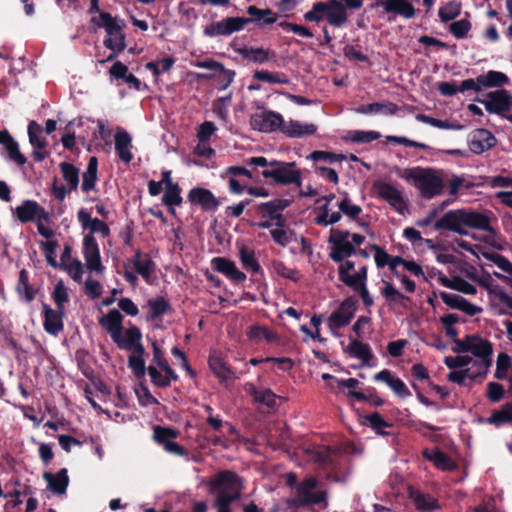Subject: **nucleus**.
Listing matches in <instances>:
<instances>
[{"instance_id": "nucleus-1", "label": "nucleus", "mask_w": 512, "mask_h": 512, "mask_svg": "<svg viewBox=\"0 0 512 512\" xmlns=\"http://www.w3.org/2000/svg\"><path fill=\"white\" fill-rule=\"evenodd\" d=\"M398 175L408 181H412L420 191L421 196L427 199L440 195L444 188L443 179L433 169H407L405 173H399Z\"/></svg>"}, {"instance_id": "nucleus-2", "label": "nucleus", "mask_w": 512, "mask_h": 512, "mask_svg": "<svg viewBox=\"0 0 512 512\" xmlns=\"http://www.w3.org/2000/svg\"><path fill=\"white\" fill-rule=\"evenodd\" d=\"M304 19L311 22H327L334 27H341L348 22V13L337 0H327L315 2L308 12L304 14Z\"/></svg>"}, {"instance_id": "nucleus-3", "label": "nucleus", "mask_w": 512, "mask_h": 512, "mask_svg": "<svg viewBox=\"0 0 512 512\" xmlns=\"http://www.w3.org/2000/svg\"><path fill=\"white\" fill-rule=\"evenodd\" d=\"M212 486L216 492V499L230 504L240 498L243 489L241 478L231 471L219 473Z\"/></svg>"}, {"instance_id": "nucleus-4", "label": "nucleus", "mask_w": 512, "mask_h": 512, "mask_svg": "<svg viewBox=\"0 0 512 512\" xmlns=\"http://www.w3.org/2000/svg\"><path fill=\"white\" fill-rule=\"evenodd\" d=\"M349 231L332 228L328 239L331 244L329 257L335 263H342L346 258L357 253L354 245L349 241Z\"/></svg>"}, {"instance_id": "nucleus-5", "label": "nucleus", "mask_w": 512, "mask_h": 512, "mask_svg": "<svg viewBox=\"0 0 512 512\" xmlns=\"http://www.w3.org/2000/svg\"><path fill=\"white\" fill-rule=\"evenodd\" d=\"M295 162H270V169L262 171L265 178H272L276 183L301 185V172L294 169Z\"/></svg>"}, {"instance_id": "nucleus-6", "label": "nucleus", "mask_w": 512, "mask_h": 512, "mask_svg": "<svg viewBox=\"0 0 512 512\" xmlns=\"http://www.w3.org/2000/svg\"><path fill=\"white\" fill-rule=\"evenodd\" d=\"M317 486L318 481L314 477H309L302 481L296 488L297 497L291 501V504L297 506H308L325 502L327 493L325 491L314 492Z\"/></svg>"}, {"instance_id": "nucleus-7", "label": "nucleus", "mask_w": 512, "mask_h": 512, "mask_svg": "<svg viewBox=\"0 0 512 512\" xmlns=\"http://www.w3.org/2000/svg\"><path fill=\"white\" fill-rule=\"evenodd\" d=\"M484 105L487 112L504 116L512 110V94L505 89L487 93L486 97L475 99Z\"/></svg>"}, {"instance_id": "nucleus-8", "label": "nucleus", "mask_w": 512, "mask_h": 512, "mask_svg": "<svg viewBox=\"0 0 512 512\" xmlns=\"http://www.w3.org/2000/svg\"><path fill=\"white\" fill-rule=\"evenodd\" d=\"M468 344L469 352L479 358L478 361H474V365H479L480 369L483 370L481 376H485L492 363L493 348L491 342L481 338L479 335H470Z\"/></svg>"}, {"instance_id": "nucleus-9", "label": "nucleus", "mask_w": 512, "mask_h": 512, "mask_svg": "<svg viewBox=\"0 0 512 512\" xmlns=\"http://www.w3.org/2000/svg\"><path fill=\"white\" fill-rule=\"evenodd\" d=\"M178 435L179 431L170 427L155 426L153 429V439L156 443L161 445L167 453L185 456V449L174 441Z\"/></svg>"}, {"instance_id": "nucleus-10", "label": "nucleus", "mask_w": 512, "mask_h": 512, "mask_svg": "<svg viewBox=\"0 0 512 512\" xmlns=\"http://www.w3.org/2000/svg\"><path fill=\"white\" fill-rule=\"evenodd\" d=\"M247 24L248 21L245 17H227L206 26L204 34L208 37L229 36L234 32L242 30Z\"/></svg>"}, {"instance_id": "nucleus-11", "label": "nucleus", "mask_w": 512, "mask_h": 512, "mask_svg": "<svg viewBox=\"0 0 512 512\" xmlns=\"http://www.w3.org/2000/svg\"><path fill=\"white\" fill-rule=\"evenodd\" d=\"M464 227L465 209L448 211L434 225L435 230H449L456 232L460 235H467L468 232L465 230Z\"/></svg>"}, {"instance_id": "nucleus-12", "label": "nucleus", "mask_w": 512, "mask_h": 512, "mask_svg": "<svg viewBox=\"0 0 512 512\" xmlns=\"http://www.w3.org/2000/svg\"><path fill=\"white\" fill-rule=\"evenodd\" d=\"M356 301L353 298L345 299L329 319L328 326L333 331L348 325L354 316Z\"/></svg>"}, {"instance_id": "nucleus-13", "label": "nucleus", "mask_w": 512, "mask_h": 512, "mask_svg": "<svg viewBox=\"0 0 512 512\" xmlns=\"http://www.w3.org/2000/svg\"><path fill=\"white\" fill-rule=\"evenodd\" d=\"M83 246L86 267L90 271H95L99 274L103 273L105 268L101 262L100 251L95 237L91 234H87L84 237Z\"/></svg>"}, {"instance_id": "nucleus-14", "label": "nucleus", "mask_w": 512, "mask_h": 512, "mask_svg": "<svg viewBox=\"0 0 512 512\" xmlns=\"http://www.w3.org/2000/svg\"><path fill=\"white\" fill-rule=\"evenodd\" d=\"M250 124L254 130L260 132H272L283 124V117L276 112L268 111L255 114L251 117Z\"/></svg>"}, {"instance_id": "nucleus-15", "label": "nucleus", "mask_w": 512, "mask_h": 512, "mask_svg": "<svg viewBox=\"0 0 512 512\" xmlns=\"http://www.w3.org/2000/svg\"><path fill=\"white\" fill-rule=\"evenodd\" d=\"M188 200L193 205H199L205 211H214L221 202L213 193L205 188L195 187L188 193Z\"/></svg>"}, {"instance_id": "nucleus-16", "label": "nucleus", "mask_w": 512, "mask_h": 512, "mask_svg": "<svg viewBox=\"0 0 512 512\" xmlns=\"http://www.w3.org/2000/svg\"><path fill=\"white\" fill-rule=\"evenodd\" d=\"M123 316L117 309L110 310L99 319V324L107 331L114 342H118L119 334L123 332Z\"/></svg>"}, {"instance_id": "nucleus-17", "label": "nucleus", "mask_w": 512, "mask_h": 512, "mask_svg": "<svg viewBox=\"0 0 512 512\" xmlns=\"http://www.w3.org/2000/svg\"><path fill=\"white\" fill-rule=\"evenodd\" d=\"M17 218L23 222L33 221L36 217L38 220L47 219V213L36 201L25 200L20 206L15 208Z\"/></svg>"}, {"instance_id": "nucleus-18", "label": "nucleus", "mask_w": 512, "mask_h": 512, "mask_svg": "<svg viewBox=\"0 0 512 512\" xmlns=\"http://www.w3.org/2000/svg\"><path fill=\"white\" fill-rule=\"evenodd\" d=\"M378 195L387 201L398 212L402 213L405 208V202L400 191L388 183L375 184Z\"/></svg>"}, {"instance_id": "nucleus-19", "label": "nucleus", "mask_w": 512, "mask_h": 512, "mask_svg": "<svg viewBox=\"0 0 512 512\" xmlns=\"http://www.w3.org/2000/svg\"><path fill=\"white\" fill-rule=\"evenodd\" d=\"M44 312V329L51 335H58L63 330V317L64 310L62 313L60 310H53L49 305L43 304Z\"/></svg>"}, {"instance_id": "nucleus-20", "label": "nucleus", "mask_w": 512, "mask_h": 512, "mask_svg": "<svg viewBox=\"0 0 512 512\" xmlns=\"http://www.w3.org/2000/svg\"><path fill=\"white\" fill-rule=\"evenodd\" d=\"M376 6L383 7L386 13H394L406 19L415 15L413 5L406 0H376Z\"/></svg>"}, {"instance_id": "nucleus-21", "label": "nucleus", "mask_w": 512, "mask_h": 512, "mask_svg": "<svg viewBox=\"0 0 512 512\" xmlns=\"http://www.w3.org/2000/svg\"><path fill=\"white\" fill-rule=\"evenodd\" d=\"M141 332L138 327L131 326L125 331V338L119 334L118 342H115L120 349L134 350L136 353L143 355L144 347L140 343Z\"/></svg>"}, {"instance_id": "nucleus-22", "label": "nucleus", "mask_w": 512, "mask_h": 512, "mask_svg": "<svg viewBox=\"0 0 512 512\" xmlns=\"http://www.w3.org/2000/svg\"><path fill=\"white\" fill-rule=\"evenodd\" d=\"M212 266L216 271L226 275L235 283H241L246 279V275L238 270L235 263L229 259L216 257L212 260Z\"/></svg>"}, {"instance_id": "nucleus-23", "label": "nucleus", "mask_w": 512, "mask_h": 512, "mask_svg": "<svg viewBox=\"0 0 512 512\" xmlns=\"http://www.w3.org/2000/svg\"><path fill=\"white\" fill-rule=\"evenodd\" d=\"M77 218L84 229H90L89 234L91 235L94 233H101L104 237H106L110 233V229L106 223L99 220L98 218L91 219L90 214L84 209L78 211Z\"/></svg>"}, {"instance_id": "nucleus-24", "label": "nucleus", "mask_w": 512, "mask_h": 512, "mask_svg": "<svg viewBox=\"0 0 512 512\" xmlns=\"http://www.w3.org/2000/svg\"><path fill=\"white\" fill-rule=\"evenodd\" d=\"M465 226L489 232L496 235V230L490 224V218L481 213L465 209Z\"/></svg>"}, {"instance_id": "nucleus-25", "label": "nucleus", "mask_w": 512, "mask_h": 512, "mask_svg": "<svg viewBox=\"0 0 512 512\" xmlns=\"http://www.w3.org/2000/svg\"><path fill=\"white\" fill-rule=\"evenodd\" d=\"M44 479L48 483V488L55 494L62 495L66 492L69 477L67 474V469L63 468L58 471L56 474H52L49 472L44 473Z\"/></svg>"}, {"instance_id": "nucleus-26", "label": "nucleus", "mask_w": 512, "mask_h": 512, "mask_svg": "<svg viewBox=\"0 0 512 512\" xmlns=\"http://www.w3.org/2000/svg\"><path fill=\"white\" fill-rule=\"evenodd\" d=\"M249 18H246L248 24L256 23L259 26L273 24L277 21V15L271 9H259L254 5L247 8Z\"/></svg>"}, {"instance_id": "nucleus-27", "label": "nucleus", "mask_w": 512, "mask_h": 512, "mask_svg": "<svg viewBox=\"0 0 512 512\" xmlns=\"http://www.w3.org/2000/svg\"><path fill=\"white\" fill-rule=\"evenodd\" d=\"M131 137L125 130H119L115 134V150L119 158L125 162L129 163L133 155L130 151L131 149Z\"/></svg>"}, {"instance_id": "nucleus-28", "label": "nucleus", "mask_w": 512, "mask_h": 512, "mask_svg": "<svg viewBox=\"0 0 512 512\" xmlns=\"http://www.w3.org/2000/svg\"><path fill=\"white\" fill-rule=\"evenodd\" d=\"M344 351L350 356L360 359L364 366H369V362L373 358L369 345L357 339H352Z\"/></svg>"}, {"instance_id": "nucleus-29", "label": "nucleus", "mask_w": 512, "mask_h": 512, "mask_svg": "<svg viewBox=\"0 0 512 512\" xmlns=\"http://www.w3.org/2000/svg\"><path fill=\"white\" fill-rule=\"evenodd\" d=\"M398 107L392 102H375L361 105L356 109L360 114H385L393 115L397 112Z\"/></svg>"}, {"instance_id": "nucleus-30", "label": "nucleus", "mask_w": 512, "mask_h": 512, "mask_svg": "<svg viewBox=\"0 0 512 512\" xmlns=\"http://www.w3.org/2000/svg\"><path fill=\"white\" fill-rule=\"evenodd\" d=\"M317 130L314 124H302L299 121L291 120L282 127V132L289 137L299 138L307 135H313Z\"/></svg>"}, {"instance_id": "nucleus-31", "label": "nucleus", "mask_w": 512, "mask_h": 512, "mask_svg": "<svg viewBox=\"0 0 512 512\" xmlns=\"http://www.w3.org/2000/svg\"><path fill=\"white\" fill-rule=\"evenodd\" d=\"M209 366L214 374L222 381L232 382L236 379L235 373L229 366L217 355L209 358Z\"/></svg>"}, {"instance_id": "nucleus-32", "label": "nucleus", "mask_w": 512, "mask_h": 512, "mask_svg": "<svg viewBox=\"0 0 512 512\" xmlns=\"http://www.w3.org/2000/svg\"><path fill=\"white\" fill-rule=\"evenodd\" d=\"M496 143L495 137L485 129H479L473 136L471 141L472 150L480 153L490 149Z\"/></svg>"}, {"instance_id": "nucleus-33", "label": "nucleus", "mask_w": 512, "mask_h": 512, "mask_svg": "<svg viewBox=\"0 0 512 512\" xmlns=\"http://www.w3.org/2000/svg\"><path fill=\"white\" fill-rule=\"evenodd\" d=\"M289 205L290 201L287 199H275L273 201L259 204L257 206V210L263 217L273 220L275 215L283 211Z\"/></svg>"}, {"instance_id": "nucleus-34", "label": "nucleus", "mask_w": 512, "mask_h": 512, "mask_svg": "<svg viewBox=\"0 0 512 512\" xmlns=\"http://www.w3.org/2000/svg\"><path fill=\"white\" fill-rule=\"evenodd\" d=\"M423 455L426 459L432 461L435 466L442 470H453L455 468L454 462L449 456L440 451L439 449L423 451Z\"/></svg>"}, {"instance_id": "nucleus-35", "label": "nucleus", "mask_w": 512, "mask_h": 512, "mask_svg": "<svg viewBox=\"0 0 512 512\" xmlns=\"http://www.w3.org/2000/svg\"><path fill=\"white\" fill-rule=\"evenodd\" d=\"M478 82L482 85V88L501 87L509 82V78L502 72L490 70L479 75Z\"/></svg>"}, {"instance_id": "nucleus-36", "label": "nucleus", "mask_w": 512, "mask_h": 512, "mask_svg": "<svg viewBox=\"0 0 512 512\" xmlns=\"http://www.w3.org/2000/svg\"><path fill=\"white\" fill-rule=\"evenodd\" d=\"M98 160L96 157L89 159L86 171L83 173L82 190L89 192L95 188V182L97 180Z\"/></svg>"}, {"instance_id": "nucleus-37", "label": "nucleus", "mask_w": 512, "mask_h": 512, "mask_svg": "<svg viewBox=\"0 0 512 512\" xmlns=\"http://www.w3.org/2000/svg\"><path fill=\"white\" fill-rule=\"evenodd\" d=\"M249 393L256 403L262 404L268 408L276 405V395L270 389H257L253 385L249 387Z\"/></svg>"}, {"instance_id": "nucleus-38", "label": "nucleus", "mask_w": 512, "mask_h": 512, "mask_svg": "<svg viewBox=\"0 0 512 512\" xmlns=\"http://www.w3.org/2000/svg\"><path fill=\"white\" fill-rule=\"evenodd\" d=\"M237 52L246 60L254 63L263 64L269 60V51L263 48L244 47Z\"/></svg>"}, {"instance_id": "nucleus-39", "label": "nucleus", "mask_w": 512, "mask_h": 512, "mask_svg": "<svg viewBox=\"0 0 512 512\" xmlns=\"http://www.w3.org/2000/svg\"><path fill=\"white\" fill-rule=\"evenodd\" d=\"M410 497L413 500V502L415 503L417 509H419V510L428 511V510L436 509L438 507L437 501L435 498H433L429 495L423 494L419 491H411Z\"/></svg>"}, {"instance_id": "nucleus-40", "label": "nucleus", "mask_w": 512, "mask_h": 512, "mask_svg": "<svg viewBox=\"0 0 512 512\" xmlns=\"http://www.w3.org/2000/svg\"><path fill=\"white\" fill-rule=\"evenodd\" d=\"M166 191L165 194L162 197L163 203L170 207L171 212L174 213L173 206H179L183 199L180 195L181 189L178 185V183H175L174 185H170L165 187Z\"/></svg>"}, {"instance_id": "nucleus-41", "label": "nucleus", "mask_w": 512, "mask_h": 512, "mask_svg": "<svg viewBox=\"0 0 512 512\" xmlns=\"http://www.w3.org/2000/svg\"><path fill=\"white\" fill-rule=\"evenodd\" d=\"M239 256L243 267L247 270L257 273L260 271V265L255 258L254 251L246 246H242L239 250Z\"/></svg>"}, {"instance_id": "nucleus-42", "label": "nucleus", "mask_w": 512, "mask_h": 512, "mask_svg": "<svg viewBox=\"0 0 512 512\" xmlns=\"http://www.w3.org/2000/svg\"><path fill=\"white\" fill-rule=\"evenodd\" d=\"M101 23L98 25L104 27L108 36H113L122 31L123 23L120 24L116 18L112 17L108 12H100Z\"/></svg>"}, {"instance_id": "nucleus-43", "label": "nucleus", "mask_w": 512, "mask_h": 512, "mask_svg": "<svg viewBox=\"0 0 512 512\" xmlns=\"http://www.w3.org/2000/svg\"><path fill=\"white\" fill-rule=\"evenodd\" d=\"M488 422L496 426L512 422V404H505L500 410L494 412Z\"/></svg>"}, {"instance_id": "nucleus-44", "label": "nucleus", "mask_w": 512, "mask_h": 512, "mask_svg": "<svg viewBox=\"0 0 512 512\" xmlns=\"http://www.w3.org/2000/svg\"><path fill=\"white\" fill-rule=\"evenodd\" d=\"M60 169L63 174V178L69 183L70 190H75L79 183V170L72 164L62 162Z\"/></svg>"}, {"instance_id": "nucleus-45", "label": "nucleus", "mask_w": 512, "mask_h": 512, "mask_svg": "<svg viewBox=\"0 0 512 512\" xmlns=\"http://www.w3.org/2000/svg\"><path fill=\"white\" fill-rule=\"evenodd\" d=\"M461 12V4L451 1L439 9V17L442 22H448L459 16Z\"/></svg>"}, {"instance_id": "nucleus-46", "label": "nucleus", "mask_w": 512, "mask_h": 512, "mask_svg": "<svg viewBox=\"0 0 512 512\" xmlns=\"http://www.w3.org/2000/svg\"><path fill=\"white\" fill-rule=\"evenodd\" d=\"M254 78L259 81H263V82H267V83H278V84H288L289 83V79L285 75L279 74V73H271L266 70L256 71L254 73Z\"/></svg>"}, {"instance_id": "nucleus-47", "label": "nucleus", "mask_w": 512, "mask_h": 512, "mask_svg": "<svg viewBox=\"0 0 512 512\" xmlns=\"http://www.w3.org/2000/svg\"><path fill=\"white\" fill-rule=\"evenodd\" d=\"M137 273H139L147 282L150 280L151 273L155 268L153 260L148 254H145L144 259L133 264Z\"/></svg>"}, {"instance_id": "nucleus-48", "label": "nucleus", "mask_w": 512, "mask_h": 512, "mask_svg": "<svg viewBox=\"0 0 512 512\" xmlns=\"http://www.w3.org/2000/svg\"><path fill=\"white\" fill-rule=\"evenodd\" d=\"M149 307L151 310V319L160 317L161 315L167 313L170 309L169 303L163 297H158L149 301Z\"/></svg>"}, {"instance_id": "nucleus-49", "label": "nucleus", "mask_w": 512, "mask_h": 512, "mask_svg": "<svg viewBox=\"0 0 512 512\" xmlns=\"http://www.w3.org/2000/svg\"><path fill=\"white\" fill-rule=\"evenodd\" d=\"M39 133H41V127L35 121H31L28 125L29 141L33 146L43 149L46 147L47 142L44 138L38 136Z\"/></svg>"}, {"instance_id": "nucleus-50", "label": "nucleus", "mask_w": 512, "mask_h": 512, "mask_svg": "<svg viewBox=\"0 0 512 512\" xmlns=\"http://www.w3.org/2000/svg\"><path fill=\"white\" fill-rule=\"evenodd\" d=\"M17 290L21 293L24 291L25 299L30 302L35 298V291L29 285L28 274L26 270H21L19 273V281L17 285Z\"/></svg>"}, {"instance_id": "nucleus-51", "label": "nucleus", "mask_w": 512, "mask_h": 512, "mask_svg": "<svg viewBox=\"0 0 512 512\" xmlns=\"http://www.w3.org/2000/svg\"><path fill=\"white\" fill-rule=\"evenodd\" d=\"M365 419L369 422L370 426L376 431L377 434H388L383 429L386 427H390L391 425L388 422H386L378 412H374L370 415L365 416Z\"/></svg>"}, {"instance_id": "nucleus-52", "label": "nucleus", "mask_w": 512, "mask_h": 512, "mask_svg": "<svg viewBox=\"0 0 512 512\" xmlns=\"http://www.w3.org/2000/svg\"><path fill=\"white\" fill-rule=\"evenodd\" d=\"M483 256L493 262L495 265H497L501 270L508 273L509 275H512V263L505 258L504 256L498 254V253H483Z\"/></svg>"}, {"instance_id": "nucleus-53", "label": "nucleus", "mask_w": 512, "mask_h": 512, "mask_svg": "<svg viewBox=\"0 0 512 512\" xmlns=\"http://www.w3.org/2000/svg\"><path fill=\"white\" fill-rule=\"evenodd\" d=\"M272 268L275 273H277L278 275H280L284 278H287V279H290L293 281H298V279H299L298 271L293 268L287 267L281 261H273Z\"/></svg>"}, {"instance_id": "nucleus-54", "label": "nucleus", "mask_w": 512, "mask_h": 512, "mask_svg": "<svg viewBox=\"0 0 512 512\" xmlns=\"http://www.w3.org/2000/svg\"><path fill=\"white\" fill-rule=\"evenodd\" d=\"M381 137L379 132L376 131H360L355 130L350 132V139L354 142L369 143Z\"/></svg>"}, {"instance_id": "nucleus-55", "label": "nucleus", "mask_w": 512, "mask_h": 512, "mask_svg": "<svg viewBox=\"0 0 512 512\" xmlns=\"http://www.w3.org/2000/svg\"><path fill=\"white\" fill-rule=\"evenodd\" d=\"M69 276L76 282H81L84 273L83 264L78 259H73L70 263L63 265Z\"/></svg>"}, {"instance_id": "nucleus-56", "label": "nucleus", "mask_w": 512, "mask_h": 512, "mask_svg": "<svg viewBox=\"0 0 512 512\" xmlns=\"http://www.w3.org/2000/svg\"><path fill=\"white\" fill-rule=\"evenodd\" d=\"M469 372H470L469 368L464 369V370H460V371H451L447 375V378L451 382L458 383V384H463L465 378H467V377H469L471 380H476L477 378H481L482 379L484 377V376H481L482 372H479V373H476V374H470Z\"/></svg>"}, {"instance_id": "nucleus-57", "label": "nucleus", "mask_w": 512, "mask_h": 512, "mask_svg": "<svg viewBox=\"0 0 512 512\" xmlns=\"http://www.w3.org/2000/svg\"><path fill=\"white\" fill-rule=\"evenodd\" d=\"M53 299L57 305V309L62 312V310H64V304L69 300L67 289L62 282L56 284Z\"/></svg>"}, {"instance_id": "nucleus-58", "label": "nucleus", "mask_w": 512, "mask_h": 512, "mask_svg": "<svg viewBox=\"0 0 512 512\" xmlns=\"http://www.w3.org/2000/svg\"><path fill=\"white\" fill-rule=\"evenodd\" d=\"M340 212L345 214L346 216H349L352 219H356L359 214L362 212V209L360 206L352 204L350 199L348 197H345L339 204H338Z\"/></svg>"}, {"instance_id": "nucleus-59", "label": "nucleus", "mask_w": 512, "mask_h": 512, "mask_svg": "<svg viewBox=\"0 0 512 512\" xmlns=\"http://www.w3.org/2000/svg\"><path fill=\"white\" fill-rule=\"evenodd\" d=\"M472 184L464 177L452 175L448 182L449 194L456 195L461 188H470Z\"/></svg>"}, {"instance_id": "nucleus-60", "label": "nucleus", "mask_w": 512, "mask_h": 512, "mask_svg": "<svg viewBox=\"0 0 512 512\" xmlns=\"http://www.w3.org/2000/svg\"><path fill=\"white\" fill-rule=\"evenodd\" d=\"M248 336L251 340H259L264 338L269 342H272L276 339V336L272 331L259 326L251 327L248 332Z\"/></svg>"}, {"instance_id": "nucleus-61", "label": "nucleus", "mask_w": 512, "mask_h": 512, "mask_svg": "<svg viewBox=\"0 0 512 512\" xmlns=\"http://www.w3.org/2000/svg\"><path fill=\"white\" fill-rule=\"evenodd\" d=\"M104 45L111 50L123 51L126 47L125 36L122 31L116 33L113 36H109L107 39H105Z\"/></svg>"}, {"instance_id": "nucleus-62", "label": "nucleus", "mask_w": 512, "mask_h": 512, "mask_svg": "<svg viewBox=\"0 0 512 512\" xmlns=\"http://www.w3.org/2000/svg\"><path fill=\"white\" fill-rule=\"evenodd\" d=\"M444 363L446 366L450 369L460 368V367H466L469 364L473 363L474 361L472 357L464 355V356H447L444 360Z\"/></svg>"}, {"instance_id": "nucleus-63", "label": "nucleus", "mask_w": 512, "mask_h": 512, "mask_svg": "<svg viewBox=\"0 0 512 512\" xmlns=\"http://www.w3.org/2000/svg\"><path fill=\"white\" fill-rule=\"evenodd\" d=\"M128 364L136 377H142L145 375V361L143 360L142 355H130L128 358Z\"/></svg>"}, {"instance_id": "nucleus-64", "label": "nucleus", "mask_w": 512, "mask_h": 512, "mask_svg": "<svg viewBox=\"0 0 512 512\" xmlns=\"http://www.w3.org/2000/svg\"><path fill=\"white\" fill-rule=\"evenodd\" d=\"M471 28V23L466 19H461L459 21L453 22L450 25V32L456 38H463L468 33Z\"/></svg>"}]
</instances>
